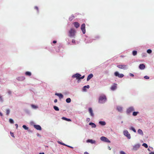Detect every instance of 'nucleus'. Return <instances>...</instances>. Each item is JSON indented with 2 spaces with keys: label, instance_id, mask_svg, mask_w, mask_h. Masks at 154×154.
I'll return each mask as SVG.
<instances>
[{
  "label": "nucleus",
  "instance_id": "1",
  "mask_svg": "<svg viewBox=\"0 0 154 154\" xmlns=\"http://www.w3.org/2000/svg\"><path fill=\"white\" fill-rule=\"evenodd\" d=\"M106 100V96L103 95L100 96L98 102L100 103H104Z\"/></svg>",
  "mask_w": 154,
  "mask_h": 154
},
{
  "label": "nucleus",
  "instance_id": "2",
  "mask_svg": "<svg viewBox=\"0 0 154 154\" xmlns=\"http://www.w3.org/2000/svg\"><path fill=\"white\" fill-rule=\"evenodd\" d=\"M76 31L73 28H71L69 31L68 32V35L70 37H74L75 35Z\"/></svg>",
  "mask_w": 154,
  "mask_h": 154
},
{
  "label": "nucleus",
  "instance_id": "3",
  "mask_svg": "<svg viewBox=\"0 0 154 154\" xmlns=\"http://www.w3.org/2000/svg\"><path fill=\"white\" fill-rule=\"evenodd\" d=\"M100 139L102 141L108 143H110V141L107 137H100Z\"/></svg>",
  "mask_w": 154,
  "mask_h": 154
},
{
  "label": "nucleus",
  "instance_id": "4",
  "mask_svg": "<svg viewBox=\"0 0 154 154\" xmlns=\"http://www.w3.org/2000/svg\"><path fill=\"white\" fill-rule=\"evenodd\" d=\"M123 133L125 136H126L128 139H130L131 138V135L130 134L127 130H125L123 131Z\"/></svg>",
  "mask_w": 154,
  "mask_h": 154
},
{
  "label": "nucleus",
  "instance_id": "5",
  "mask_svg": "<svg viewBox=\"0 0 154 154\" xmlns=\"http://www.w3.org/2000/svg\"><path fill=\"white\" fill-rule=\"evenodd\" d=\"M81 30H82L83 34L85 33V23H83L81 27Z\"/></svg>",
  "mask_w": 154,
  "mask_h": 154
},
{
  "label": "nucleus",
  "instance_id": "6",
  "mask_svg": "<svg viewBox=\"0 0 154 154\" xmlns=\"http://www.w3.org/2000/svg\"><path fill=\"white\" fill-rule=\"evenodd\" d=\"M119 68L124 69H126L127 68V66L125 65H119L117 66Z\"/></svg>",
  "mask_w": 154,
  "mask_h": 154
},
{
  "label": "nucleus",
  "instance_id": "7",
  "mask_svg": "<svg viewBox=\"0 0 154 154\" xmlns=\"http://www.w3.org/2000/svg\"><path fill=\"white\" fill-rule=\"evenodd\" d=\"M114 75L116 76H118L119 78H122L124 75L122 74H119L118 72H116L114 73Z\"/></svg>",
  "mask_w": 154,
  "mask_h": 154
},
{
  "label": "nucleus",
  "instance_id": "8",
  "mask_svg": "<svg viewBox=\"0 0 154 154\" xmlns=\"http://www.w3.org/2000/svg\"><path fill=\"white\" fill-rule=\"evenodd\" d=\"M134 110V108L132 107H130L127 109V113L128 114L130 113Z\"/></svg>",
  "mask_w": 154,
  "mask_h": 154
},
{
  "label": "nucleus",
  "instance_id": "9",
  "mask_svg": "<svg viewBox=\"0 0 154 154\" xmlns=\"http://www.w3.org/2000/svg\"><path fill=\"white\" fill-rule=\"evenodd\" d=\"M81 75L80 74L76 73L73 75L72 77L73 78H76L77 79H79L80 77H81Z\"/></svg>",
  "mask_w": 154,
  "mask_h": 154
},
{
  "label": "nucleus",
  "instance_id": "10",
  "mask_svg": "<svg viewBox=\"0 0 154 154\" xmlns=\"http://www.w3.org/2000/svg\"><path fill=\"white\" fill-rule=\"evenodd\" d=\"M34 127L37 130H42L41 127L39 125H34Z\"/></svg>",
  "mask_w": 154,
  "mask_h": 154
},
{
  "label": "nucleus",
  "instance_id": "11",
  "mask_svg": "<svg viewBox=\"0 0 154 154\" xmlns=\"http://www.w3.org/2000/svg\"><path fill=\"white\" fill-rule=\"evenodd\" d=\"M117 84H114L113 85L111 86V89L112 90L114 91L117 88Z\"/></svg>",
  "mask_w": 154,
  "mask_h": 154
},
{
  "label": "nucleus",
  "instance_id": "12",
  "mask_svg": "<svg viewBox=\"0 0 154 154\" xmlns=\"http://www.w3.org/2000/svg\"><path fill=\"white\" fill-rule=\"evenodd\" d=\"M87 143H90L92 144L95 143L96 141L92 139H88L86 141Z\"/></svg>",
  "mask_w": 154,
  "mask_h": 154
},
{
  "label": "nucleus",
  "instance_id": "13",
  "mask_svg": "<svg viewBox=\"0 0 154 154\" xmlns=\"http://www.w3.org/2000/svg\"><path fill=\"white\" fill-rule=\"evenodd\" d=\"M88 110L89 112L90 113L91 116H94V114L93 113V111L92 110V108H89Z\"/></svg>",
  "mask_w": 154,
  "mask_h": 154
},
{
  "label": "nucleus",
  "instance_id": "14",
  "mask_svg": "<svg viewBox=\"0 0 154 154\" xmlns=\"http://www.w3.org/2000/svg\"><path fill=\"white\" fill-rule=\"evenodd\" d=\"M55 95L57 96L60 99L63 98V95L61 93H56Z\"/></svg>",
  "mask_w": 154,
  "mask_h": 154
},
{
  "label": "nucleus",
  "instance_id": "15",
  "mask_svg": "<svg viewBox=\"0 0 154 154\" xmlns=\"http://www.w3.org/2000/svg\"><path fill=\"white\" fill-rule=\"evenodd\" d=\"M145 65L143 64H140L139 66V68L141 69H145Z\"/></svg>",
  "mask_w": 154,
  "mask_h": 154
},
{
  "label": "nucleus",
  "instance_id": "16",
  "mask_svg": "<svg viewBox=\"0 0 154 154\" xmlns=\"http://www.w3.org/2000/svg\"><path fill=\"white\" fill-rule=\"evenodd\" d=\"M93 76V75L92 74H90L88 76L87 80V81H88L90 79L92 78Z\"/></svg>",
  "mask_w": 154,
  "mask_h": 154
},
{
  "label": "nucleus",
  "instance_id": "17",
  "mask_svg": "<svg viewBox=\"0 0 154 154\" xmlns=\"http://www.w3.org/2000/svg\"><path fill=\"white\" fill-rule=\"evenodd\" d=\"M74 25L75 28H76L79 27L80 24L79 23L77 22H75L73 23Z\"/></svg>",
  "mask_w": 154,
  "mask_h": 154
},
{
  "label": "nucleus",
  "instance_id": "18",
  "mask_svg": "<svg viewBox=\"0 0 154 154\" xmlns=\"http://www.w3.org/2000/svg\"><path fill=\"white\" fill-rule=\"evenodd\" d=\"M62 119L64 120H66V121H69V122H70L71 121V120L70 119H67V118H66L64 117H62Z\"/></svg>",
  "mask_w": 154,
  "mask_h": 154
},
{
  "label": "nucleus",
  "instance_id": "19",
  "mask_svg": "<svg viewBox=\"0 0 154 154\" xmlns=\"http://www.w3.org/2000/svg\"><path fill=\"white\" fill-rule=\"evenodd\" d=\"M139 145L138 144H137L135 145V146H134L133 149L134 150H136L137 149L139 148Z\"/></svg>",
  "mask_w": 154,
  "mask_h": 154
},
{
  "label": "nucleus",
  "instance_id": "20",
  "mask_svg": "<svg viewBox=\"0 0 154 154\" xmlns=\"http://www.w3.org/2000/svg\"><path fill=\"white\" fill-rule=\"evenodd\" d=\"M89 125H91L92 128H95L96 126L95 124L92 122L90 123Z\"/></svg>",
  "mask_w": 154,
  "mask_h": 154
},
{
  "label": "nucleus",
  "instance_id": "21",
  "mask_svg": "<svg viewBox=\"0 0 154 154\" xmlns=\"http://www.w3.org/2000/svg\"><path fill=\"white\" fill-rule=\"evenodd\" d=\"M99 123L102 125H105L106 124V122L104 121H100Z\"/></svg>",
  "mask_w": 154,
  "mask_h": 154
},
{
  "label": "nucleus",
  "instance_id": "22",
  "mask_svg": "<svg viewBox=\"0 0 154 154\" xmlns=\"http://www.w3.org/2000/svg\"><path fill=\"white\" fill-rule=\"evenodd\" d=\"M25 74L26 75L29 76H30L31 75V73L30 72L28 71L26 72Z\"/></svg>",
  "mask_w": 154,
  "mask_h": 154
},
{
  "label": "nucleus",
  "instance_id": "23",
  "mask_svg": "<svg viewBox=\"0 0 154 154\" xmlns=\"http://www.w3.org/2000/svg\"><path fill=\"white\" fill-rule=\"evenodd\" d=\"M138 132L139 134L141 135H143V131L142 130L140 129H138Z\"/></svg>",
  "mask_w": 154,
  "mask_h": 154
},
{
  "label": "nucleus",
  "instance_id": "24",
  "mask_svg": "<svg viewBox=\"0 0 154 154\" xmlns=\"http://www.w3.org/2000/svg\"><path fill=\"white\" fill-rule=\"evenodd\" d=\"M117 110L120 112H121L122 110V108L120 106H118L117 107Z\"/></svg>",
  "mask_w": 154,
  "mask_h": 154
},
{
  "label": "nucleus",
  "instance_id": "25",
  "mask_svg": "<svg viewBox=\"0 0 154 154\" xmlns=\"http://www.w3.org/2000/svg\"><path fill=\"white\" fill-rule=\"evenodd\" d=\"M66 101L67 103H69L71 101V99L70 98H68L66 99Z\"/></svg>",
  "mask_w": 154,
  "mask_h": 154
},
{
  "label": "nucleus",
  "instance_id": "26",
  "mask_svg": "<svg viewBox=\"0 0 154 154\" xmlns=\"http://www.w3.org/2000/svg\"><path fill=\"white\" fill-rule=\"evenodd\" d=\"M22 127L23 128L26 130H28L29 129L28 127H27L26 125H23Z\"/></svg>",
  "mask_w": 154,
  "mask_h": 154
},
{
  "label": "nucleus",
  "instance_id": "27",
  "mask_svg": "<svg viewBox=\"0 0 154 154\" xmlns=\"http://www.w3.org/2000/svg\"><path fill=\"white\" fill-rule=\"evenodd\" d=\"M137 51H133L132 52V54L134 56L136 55L137 54Z\"/></svg>",
  "mask_w": 154,
  "mask_h": 154
},
{
  "label": "nucleus",
  "instance_id": "28",
  "mask_svg": "<svg viewBox=\"0 0 154 154\" xmlns=\"http://www.w3.org/2000/svg\"><path fill=\"white\" fill-rule=\"evenodd\" d=\"M54 108L56 111H59V108L57 106H54Z\"/></svg>",
  "mask_w": 154,
  "mask_h": 154
},
{
  "label": "nucleus",
  "instance_id": "29",
  "mask_svg": "<svg viewBox=\"0 0 154 154\" xmlns=\"http://www.w3.org/2000/svg\"><path fill=\"white\" fill-rule=\"evenodd\" d=\"M10 112V111L9 109H7L6 111V114L7 115H8Z\"/></svg>",
  "mask_w": 154,
  "mask_h": 154
},
{
  "label": "nucleus",
  "instance_id": "30",
  "mask_svg": "<svg viewBox=\"0 0 154 154\" xmlns=\"http://www.w3.org/2000/svg\"><path fill=\"white\" fill-rule=\"evenodd\" d=\"M142 146L146 148H147L148 147L146 143H143L142 144Z\"/></svg>",
  "mask_w": 154,
  "mask_h": 154
},
{
  "label": "nucleus",
  "instance_id": "31",
  "mask_svg": "<svg viewBox=\"0 0 154 154\" xmlns=\"http://www.w3.org/2000/svg\"><path fill=\"white\" fill-rule=\"evenodd\" d=\"M74 17V16L73 15H72L69 18V20H70L71 21Z\"/></svg>",
  "mask_w": 154,
  "mask_h": 154
},
{
  "label": "nucleus",
  "instance_id": "32",
  "mask_svg": "<svg viewBox=\"0 0 154 154\" xmlns=\"http://www.w3.org/2000/svg\"><path fill=\"white\" fill-rule=\"evenodd\" d=\"M138 113V112H134L133 113V115L134 116H136L137 114Z\"/></svg>",
  "mask_w": 154,
  "mask_h": 154
},
{
  "label": "nucleus",
  "instance_id": "33",
  "mask_svg": "<svg viewBox=\"0 0 154 154\" xmlns=\"http://www.w3.org/2000/svg\"><path fill=\"white\" fill-rule=\"evenodd\" d=\"M147 52L149 54H150L152 53V50L151 49H148L147 51Z\"/></svg>",
  "mask_w": 154,
  "mask_h": 154
},
{
  "label": "nucleus",
  "instance_id": "34",
  "mask_svg": "<svg viewBox=\"0 0 154 154\" xmlns=\"http://www.w3.org/2000/svg\"><path fill=\"white\" fill-rule=\"evenodd\" d=\"M84 88V90H85V88H89V86L88 85H87V86H85L83 87Z\"/></svg>",
  "mask_w": 154,
  "mask_h": 154
},
{
  "label": "nucleus",
  "instance_id": "35",
  "mask_svg": "<svg viewBox=\"0 0 154 154\" xmlns=\"http://www.w3.org/2000/svg\"><path fill=\"white\" fill-rule=\"evenodd\" d=\"M9 121L10 123L13 124L14 123V122L13 119H10L9 120Z\"/></svg>",
  "mask_w": 154,
  "mask_h": 154
},
{
  "label": "nucleus",
  "instance_id": "36",
  "mask_svg": "<svg viewBox=\"0 0 154 154\" xmlns=\"http://www.w3.org/2000/svg\"><path fill=\"white\" fill-rule=\"evenodd\" d=\"M131 130H132L134 132H136V130L134 129V128L133 127H132L131 128Z\"/></svg>",
  "mask_w": 154,
  "mask_h": 154
},
{
  "label": "nucleus",
  "instance_id": "37",
  "mask_svg": "<svg viewBox=\"0 0 154 154\" xmlns=\"http://www.w3.org/2000/svg\"><path fill=\"white\" fill-rule=\"evenodd\" d=\"M120 154H126L125 152L122 151H120Z\"/></svg>",
  "mask_w": 154,
  "mask_h": 154
},
{
  "label": "nucleus",
  "instance_id": "38",
  "mask_svg": "<svg viewBox=\"0 0 154 154\" xmlns=\"http://www.w3.org/2000/svg\"><path fill=\"white\" fill-rule=\"evenodd\" d=\"M142 57H145L146 56V54H143L142 55Z\"/></svg>",
  "mask_w": 154,
  "mask_h": 154
},
{
  "label": "nucleus",
  "instance_id": "39",
  "mask_svg": "<svg viewBox=\"0 0 154 154\" xmlns=\"http://www.w3.org/2000/svg\"><path fill=\"white\" fill-rule=\"evenodd\" d=\"M144 78L146 79H149V77L147 75L144 76Z\"/></svg>",
  "mask_w": 154,
  "mask_h": 154
},
{
  "label": "nucleus",
  "instance_id": "40",
  "mask_svg": "<svg viewBox=\"0 0 154 154\" xmlns=\"http://www.w3.org/2000/svg\"><path fill=\"white\" fill-rule=\"evenodd\" d=\"M10 134H11V136H12V137H15L14 136V134L13 133L11 132Z\"/></svg>",
  "mask_w": 154,
  "mask_h": 154
},
{
  "label": "nucleus",
  "instance_id": "41",
  "mask_svg": "<svg viewBox=\"0 0 154 154\" xmlns=\"http://www.w3.org/2000/svg\"><path fill=\"white\" fill-rule=\"evenodd\" d=\"M35 9H36L38 11V8L37 6H35Z\"/></svg>",
  "mask_w": 154,
  "mask_h": 154
},
{
  "label": "nucleus",
  "instance_id": "42",
  "mask_svg": "<svg viewBox=\"0 0 154 154\" xmlns=\"http://www.w3.org/2000/svg\"><path fill=\"white\" fill-rule=\"evenodd\" d=\"M130 76L131 77H134V75L132 73H130Z\"/></svg>",
  "mask_w": 154,
  "mask_h": 154
},
{
  "label": "nucleus",
  "instance_id": "43",
  "mask_svg": "<svg viewBox=\"0 0 154 154\" xmlns=\"http://www.w3.org/2000/svg\"><path fill=\"white\" fill-rule=\"evenodd\" d=\"M59 143L61 144H62L63 145H65V146H66V145L64 143H62L61 142H59Z\"/></svg>",
  "mask_w": 154,
  "mask_h": 154
},
{
  "label": "nucleus",
  "instance_id": "44",
  "mask_svg": "<svg viewBox=\"0 0 154 154\" xmlns=\"http://www.w3.org/2000/svg\"><path fill=\"white\" fill-rule=\"evenodd\" d=\"M84 77H85V75H83L82 77H80L79 79H84Z\"/></svg>",
  "mask_w": 154,
  "mask_h": 154
},
{
  "label": "nucleus",
  "instance_id": "45",
  "mask_svg": "<svg viewBox=\"0 0 154 154\" xmlns=\"http://www.w3.org/2000/svg\"><path fill=\"white\" fill-rule=\"evenodd\" d=\"M72 43H73L74 44L75 43V40L74 39H72Z\"/></svg>",
  "mask_w": 154,
  "mask_h": 154
},
{
  "label": "nucleus",
  "instance_id": "46",
  "mask_svg": "<svg viewBox=\"0 0 154 154\" xmlns=\"http://www.w3.org/2000/svg\"><path fill=\"white\" fill-rule=\"evenodd\" d=\"M16 129H17L18 128V125L17 124H15Z\"/></svg>",
  "mask_w": 154,
  "mask_h": 154
},
{
  "label": "nucleus",
  "instance_id": "47",
  "mask_svg": "<svg viewBox=\"0 0 154 154\" xmlns=\"http://www.w3.org/2000/svg\"><path fill=\"white\" fill-rule=\"evenodd\" d=\"M57 99H55L54 100V103H57Z\"/></svg>",
  "mask_w": 154,
  "mask_h": 154
},
{
  "label": "nucleus",
  "instance_id": "48",
  "mask_svg": "<svg viewBox=\"0 0 154 154\" xmlns=\"http://www.w3.org/2000/svg\"><path fill=\"white\" fill-rule=\"evenodd\" d=\"M149 154H154V152H151L149 153Z\"/></svg>",
  "mask_w": 154,
  "mask_h": 154
},
{
  "label": "nucleus",
  "instance_id": "49",
  "mask_svg": "<svg viewBox=\"0 0 154 154\" xmlns=\"http://www.w3.org/2000/svg\"><path fill=\"white\" fill-rule=\"evenodd\" d=\"M84 154H89L87 152H85L84 153Z\"/></svg>",
  "mask_w": 154,
  "mask_h": 154
},
{
  "label": "nucleus",
  "instance_id": "50",
  "mask_svg": "<svg viewBox=\"0 0 154 154\" xmlns=\"http://www.w3.org/2000/svg\"><path fill=\"white\" fill-rule=\"evenodd\" d=\"M56 42H57V41H53V43H54V44H55V43H56Z\"/></svg>",
  "mask_w": 154,
  "mask_h": 154
},
{
  "label": "nucleus",
  "instance_id": "51",
  "mask_svg": "<svg viewBox=\"0 0 154 154\" xmlns=\"http://www.w3.org/2000/svg\"><path fill=\"white\" fill-rule=\"evenodd\" d=\"M67 146V145L66 146ZM67 146L69 147H70V148H73V147H72V146Z\"/></svg>",
  "mask_w": 154,
  "mask_h": 154
},
{
  "label": "nucleus",
  "instance_id": "52",
  "mask_svg": "<svg viewBox=\"0 0 154 154\" xmlns=\"http://www.w3.org/2000/svg\"><path fill=\"white\" fill-rule=\"evenodd\" d=\"M108 149H109V150H111V148L109 146L108 147Z\"/></svg>",
  "mask_w": 154,
  "mask_h": 154
},
{
  "label": "nucleus",
  "instance_id": "53",
  "mask_svg": "<svg viewBox=\"0 0 154 154\" xmlns=\"http://www.w3.org/2000/svg\"><path fill=\"white\" fill-rule=\"evenodd\" d=\"M39 154H45V153L44 152H42V153H40Z\"/></svg>",
  "mask_w": 154,
  "mask_h": 154
},
{
  "label": "nucleus",
  "instance_id": "54",
  "mask_svg": "<svg viewBox=\"0 0 154 154\" xmlns=\"http://www.w3.org/2000/svg\"><path fill=\"white\" fill-rule=\"evenodd\" d=\"M0 115H1V116H2V114L1 113Z\"/></svg>",
  "mask_w": 154,
  "mask_h": 154
},
{
  "label": "nucleus",
  "instance_id": "55",
  "mask_svg": "<svg viewBox=\"0 0 154 154\" xmlns=\"http://www.w3.org/2000/svg\"><path fill=\"white\" fill-rule=\"evenodd\" d=\"M32 106H35L34 105H33Z\"/></svg>",
  "mask_w": 154,
  "mask_h": 154
},
{
  "label": "nucleus",
  "instance_id": "56",
  "mask_svg": "<svg viewBox=\"0 0 154 154\" xmlns=\"http://www.w3.org/2000/svg\"><path fill=\"white\" fill-rule=\"evenodd\" d=\"M148 150L149 151H150V150L149 149H148Z\"/></svg>",
  "mask_w": 154,
  "mask_h": 154
}]
</instances>
